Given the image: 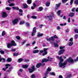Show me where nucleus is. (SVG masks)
<instances>
[{
	"mask_svg": "<svg viewBox=\"0 0 78 78\" xmlns=\"http://www.w3.org/2000/svg\"><path fill=\"white\" fill-rule=\"evenodd\" d=\"M56 57L59 60L60 62H59L58 66L60 67H62V68H65L66 67V66L67 63V61L69 62V64H71L73 63V60L72 59V58L71 57H70L69 58H68L63 63H62V62H63L64 59H62V56L59 57V56H57Z\"/></svg>",
	"mask_w": 78,
	"mask_h": 78,
	"instance_id": "nucleus-1",
	"label": "nucleus"
},
{
	"mask_svg": "<svg viewBox=\"0 0 78 78\" xmlns=\"http://www.w3.org/2000/svg\"><path fill=\"white\" fill-rule=\"evenodd\" d=\"M11 43H8L7 44V47L8 48H11L12 46H16L17 44L15 43V41H11Z\"/></svg>",
	"mask_w": 78,
	"mask_h": 78,
	"instance_id": "nucleus-2",
	"label": "nucleus"
},
{
	"mask_svg": "<svg viewBox=\"0 0 78 78\" xmlns=\"http://www.w3.org/2000/svg\"><path fill=\"white\" fill-rule=\"evenodd\" d=\"M55 39H58V37L56 35H55L53 37H51L49 39L48 38H47L46 40L48 41H55Z\"/></svg>",
	"mask_w": 78,
	"mask_h": 78,
	"instance_id": "nucleus-3",
	"label": "nucleus"
},
{
	"mask_svg": "<svg viewBox=\"0 0 78 78\" xmlns=\"http://www.w3.org/2000/svg\"><path fill=\"white\" fill-rule=\"evenodd\" d=\"M65 46H63V47L62 46H60L59 48L61 50H60L58 52V55H62V54H63V53L64 51H65V49H63L64 48H65Z\"/></svg>",
	"mask_w": 78,
	"mask_h": 78,
	"instance_id": "nucleus-4",
	"label": "nucleus"
},
{
	"mask_svg": "<svg viewBox=\"0 0 78 78\" xmlns=\"http://www.w3.org/2000/svg\"><path fill=\"white\" fill-rule=\"evenodd\" d=\"M51 70V69H50V67H48V69H47V71L44 74L45 76H46L47 77V76H48V73L49 72H50Z\"/></svg>",
	"mask_w": 78,
	"mask_h": 78,
	"instance_id": "nucleus-5",
	"label": "nucleus"
},
{
	"mask_svg": "<svg viewBox=\"0 0 78 78\" xmlns=\"http://www.w3.org/2000/svg\"><path fill=\"white\" fill-rule=\"evenodd\" d=\"M33 31L32 32L31 36H32L35 34V33H36V28L34 27L33 29Z\"/></svg>",
	"mask_w": 78,
	"mask_h": 78,
	"instance_id": "nucleus-6",
	"label": "nucleus"
},
{
	"mask_svg": "<svg viewBox=\"0 0 78 78\" xmlns=\"http://www.w3.org/2000/svg\"><path fill=\"white\" fill-rule=\"evenodd\" d=\"M31 69H29V71L30 73H31L32 72H34V70H35V69H34V66H33L32 67Z\"/></svg>",
	"mask_w": 78,
	"mask_h": 78,
	"instance_id": "nucleus-7",
	"label": "nucleus"
},
{
	"mask_svg": "<svg viewBox=\"0 0 78 78\" xmlns=\"http://www.w3.org/2000/svg\"><path fill=\"white\" fill-rule=\"evenodd\" d=\"M17 22H18V19H15L12 20V23L14 25L17 23Z\"/></svg>",
	"mask_w": 78,
	"mask_h": 78,
	"instance_id": "nucleus-8",
	"label": "nucleus"
},
{
	"mask_svg": "<svg viewBox=\"0 0 78 78\" xmlns=\"http://www.w3.org/2000/svg\"><path fill=\"white\" fill-rule=\"evenodd\" d=\"M2 17L5 18L8 16V14L5 12H3L2 14Z\"/></svg>",
	"mask_w": 78,
	"mask_h": 78,
	"instance_id": "nucleus-9",
	"label": "nucleus"
},
{
	"mask_svg": "<svg viewBox=\"0 0 78 78\" xmlns=\"http://www.w3.org/2000/svg\"><path fill=\"white\" fill-rule=\"evenodd\" d=\"M52 17L53 16H51V15H49L47 16L46 17L48 18L49 20L51 21L53 19V18H52Z\"/></svg>",
	"mask_w": 78,
	"mask_h": 78,
	"instance_id": "nucleus-10",
	"label": "nucleus"
},
{
	"mask_svg": "<svg viewBox=\"0 0 78 78\" xmlns=\"http://www.w3.org/2000/svg\"><path fill=\"white\" fill-rule=\"evenodd\" d=\"M50 61V59H44L42 60V61L41 62L43 63L44 62H47V61Z\"/></svg>",
	"mask_w": 78,
	"mask_h": 78,
	"instance_id": "nucleus-11",
	"label": "nucleus"
},
{
	"mask_svg": "<svg viewBox=\"0 0 78 78\" xmlns=\"http://www.w3.org/2000/svg\"><path fill=\"white\" fill-rule=\"evenodd\" d=\"M23 6L24 8L25 9H26V8H28V5H27L26 3H24L23 4Z\"/></svg>",
	"mask_w": 78,
	"mask_h": 78,
	"instance_id": "nucleus-12",
	"label": "nucleus"
},
{
	"mask_svg": "<svg viewBox=\"0 0 78 78\" xmlns=\"http://www.w3.org/2000/svg\"><path fill=\"white\" fill-rule=\"evenodd\" d=\"M2 60H4L3 62H5V59L2 58L1 55H0V62L2 61Z\"/></svg>",
	"mask_w": 78,
	"mask_h": 78,
	"instance_id": "nucleus-13",
	"label": "nucleus"
},
{
	"mask_svg": "<svg viewBox=\"0 0 78 78\" xmlns=\"http://www.w3.org/2000/svg\"><path fill=\"white\" fill-rule=\"evenodd\" d=\"M37 36L38 37H40L41 36H43V34H41L40 33L38 32L37 33Z\"/></svg>",
	"mask_w": 78,
	"mask_h": 78,
	"instance_id": "nucleus-14",
	"label": "nucleus"
},
{
	"mask_svg": "<svg viewBox=\"0 0 78 78\" xmlns=\"http://www.w3.org/2000/svg\"><path fill=\"white\" fill-rule=\"evenodd\" d=\"M12 61V59L11 58H8L7 59V62H11Z\"/></svg>",
	"mask_w": 78,
	"mask_h": 78,
	"instance_id": "nucleus-15",
	"label": "nucleus"
},
{
	"mask_svg": "<svg viewBox=\"0 0 78 78\" xmlns=\"http://www.w3.org/2000/svg\"><path fill=\"white\" fill-rule=\"evenodd\" d=\"M75 15L74 13L71 12L69 14V16L70 17H73Z\"/></svg>",
	"mask_w": 78,
	"mask_h": 78,
	"instance_id": "nucleus-16",
	"label": "nucleus"
},
{
	"mask_svg": "<svg viewBox=\"0 0 78 78\" xmlns=\"http://www.w3.org/2000/svg\"><path fill=\"white\" fill-rule=\"evenodd\" d=\"M22 66L24 69H27L28 67V66L27 65H23Z\"/></svg>",
	"mask_w": 78,
	"mask_h": 78,
	"instance_id": "nucleus-17",
	"label": "nucleus"
},
{
	"mask_svg": "<svg viewBox=\"0 0 78 78\" xmlns=\"http://www.w3.org/2000/svg\"><path fill=\"white\" fill-rule=\"evenodd\" d=\"M39 10H37V11H42V10L43 9V8L42 7H40L38 8Z\"/></svg>",
	"mask_w": 78,
	"mask_h": 78,
	"instance_id": "nucleus-18",
	"label": "nucleus"
},
{
	"mask_svg": "<svg viewBox=\"0 0 78 78\" xmlns=\"http://www.w3.org/2000/svg\"><path fill=\"white\" fill-rule=\"evenodd\" d=\"M39 51L38 50H34L33 51V53H38L39 52Z\"/></svg>",
	"mask_w": 78,
	"mask_h": 78,
	"instance_id": "nucleus-19",
	"label": "nucleus"
},
{
	"mask_svg": "<svg viewBox=\"0 0 78 78\" xmlns=\"http://www.w3.org/2000/svg\"><path fill=\"white\" fill-rule=\"evenodd\" d=\"M12 8L13 9H16L17 10H19V8L18 7H12Z\"/></svg>",
	"mask_w": 78,
	"mask_h": 78,
	"instance_id": "nucleus-20",
	"label": "nucleus"
},
{
	"mask_svg": "<svg viewBox=\"0 0 78 78\" xmlns=\"http://www.w3.org/2000/svg\"><path fill=\"white\" fill-rule=\"evenodd\" d=\"M22 61H23V58H20L18 59V62H21Z\"/></svg>",
	"mask_w": 78,
	"mask_h": 78,
	"instance_id": "nucleus-21",
	"label": "nucleus"
},
{
	"mask_svg": "<svg viewBox=\"0 0 78 78\" xmlns=\"http://www.w3.org/2000/svg\"><path fill=\"white\" fill-rule=\"evenodd\" d=\"M41 66V63H40L36 65V67L39 68Z\"/></svg>",
	"mask_w": 78,
	"mask_h": 78,
	"instance_id": "nucleus-22",
	"label": "nucleus"
},
{
	"mask_svg": "<svg viewBox=\"0 0 78 78\" xmlns=\"http://www.w3.org/2000/svg\"><path fill=\"white\" fill-rule=\"evenodd\" d=\"M46 6H49L50 5V3L49 2H47L46 3Z\"/></svg>",
	"mask_w": 78,
	"mask_h": 78,
	"instance_id": "nucleus-23",
	"label": "nucleus"
},
{
	"mask_svg": "<svg viewBox=\"0 0 78 78\" xmlns=\"http://www.w3.org/2000/svg\"><path fill=\"white\" fill-rule=\"evenodd\" d=\"M61 3H59L58 4H56V7H57V8H59V7L60 6V5H61Z\"/></svg>",
	"mask_w": 78,
	"mask_h": 78,
	"instance_id": "nucleus-24",
	"label": "nucleus"
},
{
	"mask_svg": "<svg viewBox=\"0 0 78 78\" xmlns=\"http://www.w3.org/2000/svg\"><path fill=\"white\" fill-rule=\"evenodd\" d=\"M74 4L76 5H78V0L75 1L74 2Z\"/></svg>",
	"mask_w": 78,
	"mask_h": 78,
	"instance_id": "nucleus-25",
	"label": "nucleus"
},
{
	"mask_svg": "<svg viewBox=\"0 0 78 78\" xmlns=\"http://www.w3.org/2000/svg\"><path fill=\"white\" fill-rule=\"evenodd\" d=\"M73 42H72V41L69 42V46H72V45H73Z\"/></svg>",
	"mask_w": 78,
	"mask_h": 78,
	"instance_id": "nucleus-26",
	"label": "nucleus"
},
{
	"mask_svg": "<svg viewBox=\"0 0 78 78\" xmlns=\"http://www.w3.org/2000/svg\"><path fill=\"white\" fill-rule=\"evenodd\" d=\"M15 5V4L14 3H11L9 5V6H14Z\"/></svg>",
	"mask_w": 78,
	"mask_h": 78,
	"instance_id": "nucleus-27",
	"label": "nucleus"
},
{
	"mask_svg": "<svg viewBox=\"0 0 78 78\" xmlns=\"http://www.w3.org/2000/svg\"><path fill=\"white\" fill-rule=\"evenodd\" d=\"M11 66L9 64H6L5 65V66H6L5 68V69H7L8 68V66Z\"/></svg>",
	"mask_w": 78,
	"mask_h": 78,
	"instance_id": "nucleus-28",
	"label": "nucleus"
},
{
	"mask_svg": "<svg viewBox=\"0 0 78 78\" xmlns=\"http://www.w3.org/2000/svg\"><path fill=\"white\" fill-rule=\"evenodd\" d=\"M27 2L28 4H31V0H27Z\"/></svg>",
	"mask_w": 78,
	"mask_h": 78,
	"instance_id": "nucleus-29",
	"label": "nucleus"
},
{
	"mask_svg": "<svg viewBox=\"0 0 78 78\" xmlns=\"http://www.w3.org/2000/svg\"><path fill=\"white\" fill-rule=\"evenodd\" d=\"M5 9L6 10H8V11H10L11 9V8L7 7L5 8Z\"/></svg>",
	"mask_w": 78,
	"mask_h": 78,
	"instance_id": "nucleus-30",
	"label": "nucleus"
},
{
	"mask_svg": "<svg viewBox=\"0 0 78 78\" xmlns=\"http://www.w3.org/2000/svg\"><path fill=\"white\" fill-rule=\"evenodd\" d=\"M5 31H3L2 32V36H5Z\"/></svg>",
	"mask_w": 78,
	"mask_h": 78,
	"instance_id": "nucleus-31",
	"label": "nucleus"
},
{
	"mask_svg": "<svg viewBox=\"0 0 78 78\" xmlns=\"http://www.w3.org/2000/svg\"><path fill=\"white\" fill-rule=\"evenodd\" d=\"M61 10H58L57 12V13L58 15V16H59L60 15V14L61 13Z\"/></svg>",
	"mask_w": 78,
	"mask_h": 78,
	"instance_id": "nucleus-32",
	"label": "nucleus"
},
{
	"mask_svg": "<svg viewBox=\"0 0 78 78\" xmlns=\"http://www.w3.org/2000/svg\"><path fill=\"white\" fill-rule=\"evenodd\" d=\"M19 55V53H13V56H18Z\"/></svg>",
	"mask_w": 78,
	"mask_h": 78,
	"instance_id": "nucleus-33",
	"label": "nucleus"
},
{
	"mask_svg": "<svg viewBox=\"0 0 78 78\" xmlns=\"http://www.w3.org/2000/svg\"><path fill=\"white\" fill-rule=\"evenodd\" d=\"M74 32H76V33H78V29H74Z\"/></svg>",
	"mask_w": 78,
	"mask_h": 78,
	"instance_id": "nucleus-34",
	"label": "nucleus"
},
{
	"mask_svg": "<svg viewBox=\"0 0 78 78\" xmlns=\"http://www.w3.org/2000/svg\"><path fill=\"white\" fill-rule=\"evenodd\" d=\"M0 52L1 54H2V55H3L4 54V53H5V52L1 50L0 51Z\"/></svg>",
	"mask_w": 78,
	"mask_h": 78,
	"instance_id": "nucleus-35",
	"label": "nucleus"
},
{
	"mask_svg": "<svg viewBox=\"0 0 78 78\" xmlns=\"http://www.w3.org/2000/svg\"><path fill=\"white\" fill-rule=\"evenodd\" d=\"M32 19H37V17H36L35 16H33L31 17Z\"/></svg>",
	"mask_w": 78,
	"mask_h": 78,
	"instance_id": "nucleus-36",
	"label": "nucleus"
},
{
	"mask_svg": "<svg viewBox=\"0 0 78 78\" xmlns=\"http://www.w3.org/2000/svg\"><path fill=\"white\" fill-rule=\"evenodd\" d=\"M8 2L9 3H11V2H14V0H8Z\"/></svg>",
	"mask_w": 78,
	"mask_h": 78,
	"instance_id": "nucleus-37",
	"label": "nucleus"
},
{
	"mask_svg": "<svg viewBox=\"0 0 78 78\" xmlns=\"http://www.w3.org/2000/svg\"><path fill=\"white\" fill-rule=\"evenodd\" d=\"M24 23V21H21L20 22V25H22Z\"/></svg>",
	"mask_w": 78,
	"mask_h": 78,
	"instance_id": "nucleus-38",
	"label": "nucleus"
},
{
	"mask_svg": "<svg viewBox=\"0 0 78 78\" xmlns=\"http://www.w3.org/2000/svg\"><path fill=\"white\" fill-rule=\"evenodd\" d=\"M47 50H48V48H44V51H44V52H47Z\"/></svg>",
	"mask_w": 78,
	"mask_h": 78,
	"instance_id": "nucleus-39",
	"label": "nucleus"
},
{
	"mask_svg": "<svg viewBox=\"0 0 78 78\" xmlns=\"http://www.w3.org/2000/svg\"><path fill=\"white\" fill-rule=\"evenodd\" d=\"M68 0H62V2L63 3H65L67 2V1H68Z\"/></svg>",
	"mask_w": 78,
	"mask_h": 78,
	"instance_id": "nucleus-40",
	"label": "nucleus"
},
{
	"mask_svg": "<svg viewBox=\"0 0 78 78\" xmlns=\"http://www.w3.org/2000/svg\"><path fill=\"white\" fill-rule=\"evenodd\" d=\"M78 34L75 35V36L74 37L75 39H77L78 38Z\"/></svg>",
	"mask_w": 78,
	"mask_h": 78,
	"instance_id": "nucleus-41",
	"label": "nucleus"
},
{
	"mask_svg": "<svg viewBox=\"0 0 78 78\" xmlns=\"http://www.w3.org/2000/svg\"><path fill=\"white\" fill-rule=\"evenodd\" d=\"M54 45L55 47H58V44L57 43H54Z\"/></svg>",
	"mask_w": 78,
	"mask_h": 78,
	"instance_id": "nucleus-42",
	"label": "nucleus"
},
{
	"mask_svg": "<svg viewBox=\"0 0 78 78\" xmlns=\"http://www.w3.org/2000/svg\"><path fill=\"white\" fill-rule=\"evenodd\" d=\"M73 0H70V4L72 5V3H73Z\"/></svg>",
	"mask_w": 78,
	"mask_h": 78,
	"instance_id": "nucleus-43",
	"label": "nucleus"
},
{
	"mask_svg": "<svg viewBox=\"0 0 78 78\" xmlns=\"http://www.w3.org/2000/svg\"><path fill=\"white\" fill-rule=\"evenodd\" d=\"M66 23H65L64 24H60V25L61 26H65V25H66Z\"/></svg>",
	"mask_w": 78,
	"mask_h": 78,
	"instance_id": "nucleus-44",
	"label": "nucleus"
},
{
	"mask_svg": "<svg viewBox=\"0 0 78 78\" xmlns=\"http://www.w3.org/2000/svg\"><path fill=\"white\" fill-rule=\"evenodd\" d=\"M31 78H35V75L33 74L31 76Z\"/></svg>",
	"mask_w": 78,
	"mask_h": 78,
	"instance_id": "nucleus-45",
	"label": "nucleus"
},
{
	"mask_svg": "<svg viewBox=\"0 0 78 78\" xmlns=\"http://www.w3.org/2000/svg\"><path fill=\"white\" fill-rule=\"evenodd\" d=\"M57 29L58 30H59L61 29V27H59V26H57Z\"/></svg>",
	"mask_w": 78,
	"mask_h": 78,
	"instance_id": "nucleus-46",
	"label": "nucleus"
},
{
	"mask_svg": "<svg viewBox=\"0 0 78 78\" xmlns=\"http://www.w3.org/2000/svg\"><path fill=\"white\" fill-rule=\"evenodd\" d=\"M51 75H53L54 76H55V73H50Z\"/></svg>",
	"mask_w": 78,
	"mask_h": 78,
	"instance_id": "nucleus-47",
	"label": "nucleus"
},
{
	"mask_svg": "<svg viewBox=\"0 0 78 78\" xmlns=\"http://www.w3.org/2000/svg\"><path fill=\"white\" fill-rule=\"evenodd\" d=\"M47 52H45L44 53H43L42 55L43 56H45V55H47Z\"/></svg>",
	"mask_w": 78,
	"mask_h": 78,
	"instance_id": "nucleus-48",
	"label": "nucleus"
},
{
	"mask_svg": "<svg viewBox=\"0 0 78 78\" xmlns=\"http://www.w3.org/2000/svg\"><path fill=\"white\" fill-rule=\"evenodd\" d=\"M72 76V75L71 74H69L68 76H67V78H70Z\"/></svg>",
	"mask_w": 78,
	"mask_h": 78,
	"instance_id": "nucleus-49",
	"label": "nucleus"
},
{
	"mask_svg": "<svg viewBox=\"0 0 78 78\" xmlns=\"http://www.w3.org/2000/svg\"><path fill=\"white\" fill-rule=\"evenodd\" d=\"M16 39H18V40H19V39H20V38L19 36L16 37Z\"/></svg>",
	"mask_w": 78,
	"mask_h": 78,
	"instance_id": "nucleus-50",
	"label": "nucleus"
},
{
	"mask_svg": "<svg viewBox=\"0 0 78 78\" xmlns=\"http://www.w3.org/2000/svg\"><path fill=\"white\" fill-rule=\"evenodd\" d=\"M78 61V57H77L76 59L74 60V61H75V62H76V61Z\"/></svg>",
	"mask_w": 78,
	"mask_h": 78,
	"instance_id": "nucleus-51",
	"label": "nucleus"
},
{
	"mask_svg": "<svg viewBox=\"0 0 78 78\" xmlns=\"http://www.w3.org/2000/svg\"><path fill=\"white\" fill-rule=\"evenodd\" d=\"M69 41H70V42H72V41H73V38H70L69 40Z\"/></svg>",
	"mask_w": 78,
	"mask_h": 78,
	"instance_id": "nucleus-52",
	"label": "nucleus"
},
{
	"mask_svg": "<svg viewBox=\"0 0 78 78\" xmlns=\"http://www.w3.org/2000/svg\"><path fill=\"white\" fill-rule=\"evenodd\" d=\"M68 22H70V18H68Z\"/></svg>",
	"mask_w": 78,
	"mask_h": 78,
	"instance_id": "nucleus-53",
	"label": "nucleus"
},
{
	"mask_svg": "<svg viewBox=\"0 0 78 78\" xmlns=\"http://www.w3.org/2000/svg\"><path fill=\"white\" fill-rule=\"evenodd\" d=\"M19 11L20 12H23V11H22V9H20L19 10Z\"/></svg>",
	"mask_w": 78,
	"mask_h": 78,
	"instance_id": "nucleus-54",
	"label": "nucleus"
},
{
	"mask_svg": "<svg viewBox=\"0 0 78 78\" xmlns=\"http://www.w3.org/2000/svg\"><path fill=\"white\" fill-rule=\"evenodd\" d=\"M26 26H27V27H29V26H30V24H29V23H26Z\"/></svg>",
	"mask_w": 78,
	"mask_h": 78,
	"instance_id": "nucleus-55",
	"label": "nucleus"
},
{
	"mask_svg": "<svg viewBox=\"0 0 78 78\" xmlns=\"http://www.w3.org/2000/svg\"><path fill=\"white\" fill-rule=\"evenodd\" d=\"M12 51H16V49H11Z\"/></svg>",
	"mask_w": 78,
	"mask_h": 78,
	"instance_id": "nucleus-56",
	"label": "nucleus"
},
{
	"mask_svg": "<svg viewBox=\"0 0 78 78\" xmlns=\"http://www.w3.org/2000/svg\"><path fill=\"white\" fill-rule=\"evenodd\" d=\"M23 71V69H20L19 70L20 72H22Z\"/></svg>",
	"mask_w": 78,
	"mask_h": 78,
	"instance_id": "nucleus-57",
	"label": "nucleus"
},
{
	"mask_svg": "<svg viewBox=\"0 0 78 78\" xmlns=\"http://www.w3.org/2000/svg\"><path fill=\"white\" fill-rule=\"evenodd\" d=\"M33 5H34V8L36 7V4H35V3H34Z\"/></svg>",
	"mask_w": 78,
	"mask_h": 78,
	"instance_id": "nucleus-58",
	"label": "nucleus"
},
{
	"mask_svg": "<svg viewBox=\"0 0 78 78\" xmlns=\"http://www.w3.org/2000/svg\"><path fill=\"white\" fill-rule=\"evenodd\" d=\"M19 14L20 16H21L23 15V14H22V13H19Z\"/></svg>",
	"mask_w": 78,
	"mask_h": 78,
	"instance_id": "nucleus-59",
	"label": "nucleus"
},
{
	"mask_svg": "<svg viewBox=\"0 0 78 78\" xmlns=\"http://www.w3.org/2000/svg\"><path fill=\"white\" fill-rule=\"evenodd\" d=\"M45 63H41V66H45Z\"/></svg>",
	"mask_w": 78,
	"mask_h": 78,
	"instance_id": "nucleus-60",
	"label": "nucleus"
},
{
	"mask_svg": "<svg viewBox=\"0 0 78 78\" xmlns=\"http://www.w3.org/2000/svg\"><path fill=\"white\" fill-rule=\"evenodd\" d=\"M35 44H36V41H34L32 43V45H34Z\"/></svg>",
	"mask_w": 78,
	"mask_h": 78,
	"instance_id": "nucleus-61",
	"label": "nucleus"
},
{
	"mask_svg": "<svg viewBox=\"0 0 78 78\" xmlns=\"http://www.w3.org/2000/svg\"><path fill=\"white\" fill-rule=\"evenodd\" d=\"M30 45V44H26V47H29Z\"/></svg>",
	"mask_w": 78,
	"mask_h": 78,
	"instance_id": "nucleus-62",
	"label": "nucleus"
},
{
	"mask_svg": "<svg viewBox=\"0 0 78 78\" xmlns=\"http://www.w3.org/2000/svg\"><path fill=\"white\" fill-rule=\"evenodd\" d=\"M25 62H28L29 61V60L27 59H25L24 60Z\"/></svg>",
	"mask_w": 78,
	"mask_h": 78,
	"instance_id": "nucleus-63",
	"label": "nucleus"
},
{
	"mask_svg": "<svg viewBox=\"0 0 78 78\" xmlns=\"http://www.w3.org/2000/svg\"><path fill=\"white\" fill-rule=\"evenodd\" d=\"M75 10V8H74L72 9V11L73 12V11H74Z\"/></svg>",
	"mask_w": 78,
	"mask_h": 78,
	"instance_id": "nucleus-64",
	"label": "nucleus"
}]
</instances>
